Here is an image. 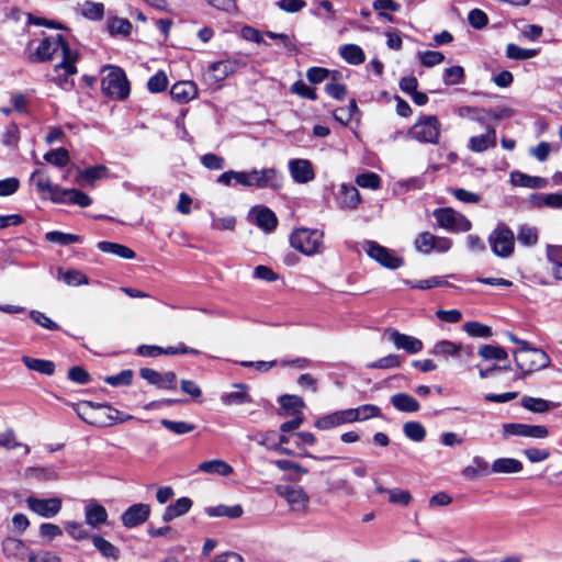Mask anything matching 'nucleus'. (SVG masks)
I'll return each instance as SVG.
<instances>
[{
  "instance_id": "nucleus-1",
  "label": "nucleus",
  "mask_w": 562,
  "mask_h": 562,
  "mask_svg": "<svg viewBox=\"0 0 562 562\" xmlns=\"http://www.w3.org/2000/svg\"><path fill=\"white\" fill-rule=\"evenodd\" d=\"M516 366L521 370L520 378L527 374L544 369L550 364L549 356L541 349L531 347L529 344L525 348H518L513 351Z\"/></svg>"
},
{
  "instance_id": "nucleus-2",
  "label": "nucleus",
  "mask_w": 562,
  "mask_h": 562,
  "mask_svg": "<svg viewBox=\"0 0 562 562\" xmlns=\"http://www.w3.org/2000/svg\"><path fill=\"white\" fill-rule=\"evenodd\" d=\"M441 124L436 115H422L408 130L407 136L419 143L438 144Z\"/></svg>"
},
{
  "instance_id": "nucleus-3",
  "label": "nucleus",
  "mask_w": 562,
  "mask_h": 562,
  "mask_svg": "<svg viewBox=\"0 0 562 562\" xmlns=\"http://www.w3.org/2000/svg\"><path fill=\"white\" fill-rule=\"evenodd\" d=\"M65 49L71 50L65 37L61 34L44 37L35 52L30 55V60L33 63H45L52 60L54 56L60 55L65 58Z\"/></svg>"
},
{
  "instance_id": "nucleus-4",
  "label": "nucleus",
  "mask_w": 562,
  "mask_h": 562,
  "mask_svg": "<svg viewBox=\"0 0 562 562\" xmlns=\"http://www.w3.org/2000/svg\"><path fill=\"white\" fill-rule=\"evenodd\" d=\"M65 58L54 67L53 82L60 89L69 91L75 87L72 76L77 74L76 63L79 55L76 50H66Z\"/></svg>"
},
{
  "instance_id": "nucleus-5",
  "label": "nucleus",
  "mask_w": 562,
  "mask_h": 562,
  "mask_svg": "<svg viewBox=\"0 0 562 562\" xmlns=\"http://www.w3.org/2000/svg\"><path fill=\"white\" fill-rule=\"evenodd\" d=\"M323 232L317 229L300 228L292 233L290 243L293 248L311 256L319 251L323 244Z\"/></svg>"
},
{
  "instance_id": "nucleus-6",
  "label": "nucleus",
  "mask_w": 562,
  "mask_h": 562,
  "mask_svg": "<svg viewBox=\"0 0 562 562\" xmlns=\"http://www.w3.org/2000/svg\"><path fill=\"white\" fill-rule=\"evenodd\" d=\"M488 243L492 251L501 258H508L515 249V236L513 231L499 223L488 236Z\"/></svg>"
},
{
  "instance_id": "nucleus-7",
  "label": "nucleus",
  "mask_w": 562,
  "mask_h": 562,
  "mask_svg": "<svg viewBox=\"0 0 562 562\" xmlns=\"http://www.w3.org/2000/svg\"><path fill=\"white\" fill-rule=\"evenodd\" d=\"M102 91L114 99L123 100L130 94V83L123 70L111 67L110 72L102 79Z\"/></svg>"
},
{
  "instance_id": "nucleus-8",
  "label": "nucleus",
  "mask_w": 562,
  "mask_h": 562,
  "mask_svg": "<svg viewBox=\"0 0 562 562\" xmlns=\"http://www.w3.org/2000/svg\"><path fill=\"white\" fill-rule=\"evenodd\" d=\"M438 225L452 233H465L472 227L471 222L451 207L437 209L432 212Z\"/></svg>"
},
{
  "instance_id": "nucleus-9",
  "label": "nucleus",
  "mask_w": 562,
  "mask_h": 562,
  "mask_svg": "<svg viewBox=\"0 0 562 562\" xmlns=\"http://www.w3.org/2000/svg\"><path fill=\"white\" fill-rule=\"evenodd\" d=\"M363 249L370 258L385 268L397 269L403 266L404 261L401 257L395 256L390 249L376 241L366 240Z\"/></svg>"
},
{
  "instance_id": "nucleus-10",
  "label": "nucleus",
  "mask_w": 562,
  "mask_h": 562,
  "mask_svg": "<svg viewBox=\"0 0 562 562\" xmlns=\"http://www.w3.org/2000/svg\"><path fill=\"white\" fill-rule=\"evenodd\" d=\"M503 436H517L535 439H544L549 436V430L546 426L542 425L508 423L503 425Z\"/></svg>"
},
{
  "instance_id": "nucleus-11",
  "label": "nucleus",
  "mask_w": 562,
  "mask_h": 562,
  "mask_svg": "<svg viewBox=\"0 0 562 562\" xmlns=\"http://www.w3.org/2000/svg\"><path fill=\"white\" fill-rule=\"evenodd\" d=\"M276 491L286 501L292 510L302 512L307 507L310 497L301 486L279 485Z\"/></svg>"
},
{
  "instance_id": "nucleus-12",
  "label": "nucleus",
  "mask_w": 562,
  "mask_h": 562,
  "mask_svg": "<svg viewBox=\"0 0 562 562\" xmlns=\"http://www.w3.org/2000/svg\"><path fill=\"white\" fill-rule=\"evenodd\" d=\"M383 337L391 340L397 349H403L412 355L419 352L424 346L420 339L402 334L394 328H386Z\"/></svg>"
},
{
  "instance_id": "nucleus-13",
  "label": "nucleus",
  "mask_w": 562,
  "mask_h": 562,
  "mask_svg": "<svg viewBox=\"0 0 562 562\" xmlns=\"http://www.w3.org/2000/svg\"><path fill=\"white\" fill-rule=\"evenodd\" d=\"M249 187L279 189L281 177L274 168L254 169L249 171Z\"/></svg>"
},
{
  "instance_id": "nucleus-14",
  "label": "nucleus",
  "mask_w": 562,
  "mask_h": 562,
  "mask_svg": "<svg viewBox=\"0 0 562 562\" xmlns=\"http://www.w3.org/2000/svg\"><path fill=\"white\" fill-rule=\"evenodd\" d=\"M139 375L146 380L149 384L155 385L161 390H176L177 387V375L172 371L160 373L154 369L142 368Z\"/></svg>"
},
{
  "instance_id": "nucleus-15",
  "label": "nucleus",
  "mask_w": 562,
  "mask_h": 562,
  "mask_svg": "<svg viewBox=\"0 0 562 562\" xmlns=\"http://www.w3.org/2000/svg\"><path fill=\"white\" fill-rule=\"evenodd\" d=\"M26 503L31 510L45 518L56 516L61 509V501L58 497L36 498L30 496Z\"/></svg>"
},
{
  "instance_id": "nucleus-16",
  "label": "nucleus",
  "mask_w": 562,
  "mask_h": 562,
  "mask_svg": "<svg viewBox=\"0 0 562 562\" xmlns=\"http://www.w3.org/2000/svg\"><path fill=\"white\" fill-rule=\"evenodd\" d=\"M150 506L148 504H134L130 506L121 516V520L124 527L135 528L149 518Z\"/></svg>"
},
{
  "instance_id": "nucleus-17",
  "label": "nucleus",
  "mask_w": 562,
  "mask_h": 562,
  "mask_svg": "<svg viewBox=\"0 0 562 562\" xmlns=\"http://www.w3.org/2000/svg\"><path fill=\"white\" fill-rule=\"evenodd\" d=\"M289 171L296 183H307L315 179L313 165L307 159H292Z\"/></svg>"
},
{
  "instance_id": "nucleus-18",
  "label": "nucleus",
  "mask_w": 562,
  "mask_h": 562,
  "mask_svg": "<svg viewBox=\"0 0 562 562\" xmlns=\"http://www.w3.org/2000/svg\"><path fill=\"white\" fill-rule=\"evenodd\" d=\"M239 67V63L237 60H221L217 63H213L210 65V78L213 82H221L226 79L228 76L233 75L237 71Z\"/></svg>"
},
{
  "instance_id": "nucleus-19",
  "label": "nucleus",
  "mask_w": 562,
  "mask_h": 562,
  "mask_svg": "<svg viewBox=\"0 0 562 562\" xmlns=\"http://www.w3.org/2000/svg\"><path fill=\"white\" fill-rule=\"evenodd\" d=\"M337 202L341 210H353L361 202V196L355 187L342 184L338 191Z\"/></svg>"
},
{
  "instance_id": "nucleus-20",
  "label": "nucleus",
  "mask_w": 562,
  "mask_h": 562,
  "mask_svg": "<svg viewBox=\"0 0 562 562\" xmlns=\"http://www.w3.org/2000/svg\"><path fill=\"white\" fill-rule=\"evenodd\" d=\"M496 146V131L488 126L486 133L479 136H472L469 140V149L473 153H483L491 147Z\"/></svg>"
},
{
  "instance_id": "nucleus-21",
  "label": "nucleus",
  "mask_w": 562,
  "mask_h": 562,
  "mask_svg": "<svg viewBox=\"0 0 562 562\" xmlns=\"http://www.w3.org/2000/svg\"><path fill=\"white\" fill-rule=\"evenodd\" d=\"M251 214L255 217L256 225L265 232L270 233L277 227L278 218L270 209L266 206L255 207Z\"/></svg>"
},
{
  "instance_id": "nucleus-22",
  "label": "nucleus",
  "mask_w": 562,
  "mask_h": 562,
  "mask_svg": "<svg viewBox=\"0 0 562 562\" xmlns=\"http://www.w3.org/2000/svg\"><path fill=\"white\" fill-rule=\"evenodd\" d=\"M86 524L98 528L108 521V512L104 506L98 503H90L85 507Z\"/></svg>"
},
{
  "instance_id": "nucleus-23",
  "label": "nucleus",
  "mask_w": 562,
  "mask_h": 562,
  "mask_svg": "<svg viewBox=\"0 0 562 562\" xmlns=\"http://www.w3.org/2000/svg\"><path fill=\"white\" fill-rule=\"evenodd\" d=\"M462 351L468 356L472 355L471 347L463 348L460 344L443 339L435 344L431 353L435 356L458 357Z\"/></svg>"
},
{
  "instance_id": "nucleus-24",
  "label": "nucleus",
  "mask_w": 562,
  "mask_h": 562,
  "mask_svg": "<svg viewBox=\"0 0 562 562\" xmlns=\"http://www.w3.org/2000/svg\"><path fill=\"white\" fill-rule=\"evenodd\" d=\"M198 93L196 86L193 81H179L171 87V97L181 103H187L194 99Z\"/></svg>"
},
{
  "instance_id": "nucleus-25",
  "label": "nucleus",
  "mask_w": 562,
  "mask_h": 562,
  "mask_svg": "<svg viewBox=\"0 0 562 562\" xmlns=\"http://www.w3.org/2000/svg\"><path fill=\"white\" fill-rule=\"evenodd\" d=\"M58 195L63 201H56L55 203L76 204L80 207H87L92 203L91 198L78 189L61 188Z\"/></svg>"
},
{
  "instance_id": "nucleus-26",
  "label": "nucleus",
  "mask_w": 562,
  "mask_h": 562,
  "mask_svg": "<svg viewBox=\"0 0 562 562\" xmlns=\"http://www.w3.org/2000/svg\"><path fill=\"white\" fill-rule=\"evenodd\" d=\"M198 471L220 476H228L234 472L233 468L226 461L221 459L207 460L200 463Z\"/></svg>"
},
{
  "instance_id": "nucleus-27",
  "label": "nucleus",
  "mask_w": 562,
  "mask_h": 562,
  "mask_svg": "<svg viewBox=\"0 0 562 562\" xmlns=\"http://www.w3.org/2000/svg\"><path fill=\"white\" fill-rule=\"evenodd\" d=\"M510 182L515 187H524L531 189H542L548 184V181L544 178L529 176L520 171L512 172Z\"/></svg>"
},
{
  "instance_id": "nucleus-28",
  "label": "nucleus",
  "mask_w": 562,
  "mask_h": 562,
  "mask_svg": "<svg viewBox=\"0 0 562 562\" xmlns=\"http://www.w3.org/2000/svg\"><path fill=\"white\" fill-rule=\"evenodd\" d=\"M236 391L228 392L222 395L221 400L225 405H243L251 402L248 394V385L244 383L234 384Z\"/></svg>"
},
{
  "instance_id": "nucleus-29",
  "label": "nucleus",
  "mask_w": 562,
  "mask_h": 562,
  "mask_svg": "<svg viewBox=\"0 0 562 562\" xmlns=\"http://www.w3.org/2000/svg\"><path fill=\"white\" fill-rule=\"evenodd\" d=\"M192 507V501L189 497H180L173 504L166 507L162 514V520L169 522L177 517L187 514Z\"/></svg>"
},
{
  "instance_id": "nucleus-30",
  "label": "nucleus",
  "mask_w": 562,
  "mask_h": 562,
  "mask_svg": "<svg viewBox=\"0 0 562 562\" xmlns=\"http://www.w3.org/2000/svg\"><path fill=\"white\" fill-rule=\"evenodd\" d=\"M390 401L394 408L403 413H415L420 408L418 401L407 393H396Z\"/></svg>"
},
{
  "instance_id": "nucleus-31",
  "label": "nucleus",
  "mask_w": 562,
  "mask_h": 562,
  "mask_svg": "<svg viewBox=\"0 0 562 562\" xmlns=\"http://www.w3.org/2000/svg\"><path fill=\"white\" fill-rule=\"evenodd\" d=\"M492 471L496 474H513L522 471V463L514 458H498L492 463Z\"/></svg>"
},
{
  "instance_id": "nucleus-32",
  "label": "nucleus",
  "mask_w": 562,
  "mask_h": 562,
  "mask_svg": "<svg viewBox=\"0 0 562 562\" xmlns=\"http://www.w3.org/2000/svg\"><path fill=\"white\" fill-rule=\"evenodd\" d=\"M32 179L35 180V186L40 191H47L50 194V199L54 203L56 201H63L58 195L61 188L57 184H53L48 177L42 176L40 170L33 172Z\"/></svg>"
},
{
  "instance_id": "nucleus-33",
  "label": "nucleus",
  "mask_w": 562,
  "mask_h": 562,
  "mask_svg": "<svg viewBox=\"0 0 562 562\" xmlns=\"http://www.w3.org/2000/svg\"><path fill=\"white\" fill-rule=\"evenodd\" d=\"M21 360L29 370L46 375H53L55 372V363L50 360L36 359L29 356H23Z\"/></svg>"
},
{
  "instance_id": "nucleus-34",
  "label": "nucleus",
  "mask_w": 562,
  "mask_h": 562,
  "mask_svg": "<svg viewBox=\"0 0 562 562\" xmlns=\"http://www.w3.org/2000/svg\"><path fill=\"white\" fill-rule=\"evenodd\" d=\"M559 403L550 402L539 397L524 396L521 406L533 413H546L551 408L558 407Z\"/></svg>"
},
{
  "instance_id": "nucleus-35",
  "label": "nucleus",
  "mask_w": 562,
  "mask_h": 562,
  "mask_svg": "<svg viewBox=\"0 0 562 562\" xmlns=\"http://www.w3.org/2000/svg\"><path fill=\"white\" fill-rule=\"evenodd\" d=\"M106 168L102 165L93 166L85 170H80L76 177V183L83 186L85 183L92 184L95 180L105 176Z\"/></svg>"
},
{
  "instance_id": "nucleus-36",
  "label": "nucleus",
  "mask_w": 562,
  "mask_h": 562,
  "mask_svg": "<svg viewBox=\"0 0 562 562\" xmlns=\"http://www.w3.org/2000/svg\"><path fill=\"white\" fill-rule=\"evenodd\" d=\"M99 250L108 254H113L117 257L124 258V259H133L135 258L136 254L133 249L116 243L111 241H100L98 243Z\"/></svg>"
},
{
  "instance_id": "nucleus-37",
  "label": "nucleus",
  "mask_w": 562,
  "mask_h": 562,
  "mask_svg": "<svg viewBox=\"0 0 562 562\" xmlns=\"http://www.w3.org/2000/svg\"><path fill=\"white\" fill-rule=\"evenodd\" d=\"M25 546L22 540L8 537L2 541V552L7 558L23 559Z\"/></svg>"
},
{
  "instance_id": "nucleus-38",
  "label": "nucleus",
  "mask_w": 562,
  "mask_h": 562,
  "mask_svg": "<svg viewBox=\"0 0 562 562\" xmlns=\"http://www.w3.org/2000/svg\"><path fill=\"white\" fill-rule=\"evenodd\" d=\"M205 513L210 517H228V518H239L243 515V508L240 505L226 506V505H217L213 507H207Z\"/></svg>"
},
{
  "instance_id": "nucleus-39",
  "label": "nucleus",
  "mask_w": 562,
  "mask_h": 562,
  "mask_svg": "<svg viewBox=\"0 0 562 562\" xmlns=\"http://www.w3.org/2000/svg\"><path fill=\"white\" fill-rule=\"evenodd\" d=\"M92 542L95 549L102 554V557L112 559L114 561L119 560L120 550L110 541L105 540L101 536H93Z\"/></svg>"
},
{
  "instance_id": "nucleus-40",
  "label": "nucleus",
  "mask_w": 562,
  "mask_h": 562,
  "mask_svg": "<svg viewBox=\"0 0 562 562\" xmlns=\"http://www.w3.org/2000/svg\"><path fill=\"white\" fill-rule=\"evenodd\" d=\"M339 52L341 57L351 65H360L366 59L362 48L355 44H346Z\"/></svg>"
},
{
  "instance_id": "nucleus-41",
  "label": "nucleus",
  "mask_w": 562,
  "mask_h": 562,
  "mask_svg": "<svg viewBox=\"0 0 562 562\" xmlns=\"http://www.w3.org/2000/svg\"><path fill=\"white\" fill-rule=\"evenodd\" d=\"M79 11L80 13L93 21H100L103 19L104 15V5L101 2H93V1H85L83 3L79 4Z\"/></svg>"
},
{
  "instance_id": "nucleus-42",
  "label": "nucleus",
  "mask_w": 562,
  "mask_h": 562,
  "mask_svg": "<svg viewBox=\"0 0 562 562\" xmlns=\"http://www.w3.org/2000/svg\"><path fill=\"white\" fill-rule=\"evenodd\" d=\"M477 353L485 360L505 361L508 358V353L503 347L494 345L481 346Z\"/></svg>"
},
{
  "instance_id": "nucleus-43",
  "label": "nucleus",
  "mask_w": 562,
  "mask_h": 562,
  "mask_svg": "<svg viewBox=\"0 0 562 562\" xmlns=\"http://www.w3.org/2000/svg\"><path fill=\"white\" fill-rule=\"evenodd\" d=\"M279 403L281 405V408L284 409L286 414L292 415L301 414L302 409L305 406L303 400L296 395H282L279 398Z\"/></svg>"
},
{
  "instance_id": "nucleus-44",
  "label": "nucleus",
  "mask_w": 562,
  "mask_h": 562,
  "mask_svg": "<svg viewBox=\"0 0 562 562\" xmlns=\"http://www.w3.org/2000/svg\"><path fill=\"white\" fill-rule=\"evenodd\" d=\"M58 278L70 286H78L89 283L88 277L79 270L63 271L61 269H58Z\"/></svg>"
},
{
  "instance_id": "nucleus-45",
  "label": "nucleus",
  "mask_w": 562,
  "mask_h": 562,
  "mask_svg": "<svg viewBox=\"0 0 562 562\" xmlns=\"http://www.w3.org/2000/svg\"><path fill=\"white\" fill-rule=\"evenodd\" d=\"M337 75H338L337 71H331V70H329L327 68H323V67H311L306 71V77H307L308 81L312 83H315V85L323 82L324 80L328 79L329 77L333 80H337Z\"/></svg>"
},
{
  "instance_id": "nucleus-46",
  "label": "nucleus",
  "mask_w": 562,
  "mask_h": 562,
  "mask_svg": "<svg viewBox=\"0 0 562 562\" xmlns=\"http://www.w3.org/2000/svg\"><path fill=\"white\" fill-rule=\"evenodd\" d=\"M0 447L12 450L19 447L24 448V453H30V447L27 445L21 443L15 436V432L12 428L7 429L3 434L0 435Z\"/></svg>"
},
{
  "instance_id": "nucleus-47",
  "label": "nucleus",
  "mask_w": 562,
  "mask_h": 562,
  "mask_svg": "<svg viewBox=\"0 0 562 562\" xmlns=\"http://www.w3.org/2000/svg\"><path fill=\"white\" fill-rule=\"evenodd\" d=\"M403 432L408 439L416 441V442L423 441L426 437V429L418 422L405 423L403 426Z\"/></svg>"
},
{
  "instance_id": "nucleus-48",
  "label": "nucleus",
  "mask_w": 562,
  "mask_h": 562,
  "mask_svg": "<svg viewBox=\"0 0 562 562\" xmlns=\"http://www.w3.org/2000/svg\"><path fill=\"white\" fill-rule=\"evenodd\" d=\"M463 330L471 337L488 338L493 335L491 327L479 322L464 323Z\"/></svg>"
},
{
  "instance_id": "nucleus-49",
  "label": "nucleus",
  "mask_w": 562,
  "mask_h": 562,
  "mask_svg": "<svg viewBox=\"0 0 562 562\" xmlns=\"http://www.w3.org/2000/svg\"><path fill=\"white\" fill-rule=\"evenodd\" d=\"M44 159L54 166L63 168L69 162V154L67 149L60 147L47 151L44 155Z\"/></svg>"
},
{
  "instance_id": "nucleus-50",
  "label": "nucleus",
  "mask_w": 562,
  "mask_h": 562,
  "mask_svg": "<svg viewBox=\"0 0 562 562\" xmlns=\"http://www.w3.org/2000/svg\"><path fill=\"white\" fill-rule=\"evenodd\" d=\"M537 54V49L521 48L516 44H508L506 47V57L509 59L526 60L535 57Z\"/></svg>"
},
{
  "instance_id": "nucleus-51",
  "label": "nucleus",
  "mask_w": 562,
  "mask_h": 562,
  "mask_svg": "<svg viewBox=\"0 0 562 562\" xmlns=\"http://www.w3.org/2000/svg\"><path fill=\"white\" fill-rule=\"evenodd\" d=\"M45 238L50 243H56L63 246H68L80 241V236L75 234L63 233L59 231H52L46 233Z\"/></svg>"
},
{
  "instance_id": "nucleus-52",
  "label": "nucleus",
  "mask_w": 562,
  "mask_h": 562,
  "mask_svg": "<svg viewBox=\"0 0 562 562\" xmlns=\"http://www.w3.org/2000/svg\"><path fill=\"white\" fill-rule=\"evenodd\" d=\"M351 411L357 417L353 418L355 422L368 420L371 417H379L381 415L380 407L372 404H364L357 408H351Z\"/></svg>"
},
{
  "instance_id": "nucleus-53",
  "label": "nucleus",
  "mask_w": 562,
  "mask_h": 562,
  "mask_svg": "<svg viewBox=\"0 0 562 562\" xmlns=\"http://www.w3.org/2000/svg\"><path fill=\"white\" fill-rule=\"evenodd\" d=\"M434 236L429 232H423L417 235L414 245L417 251L423 254H430L434 251Z\"/></svg>"
},
{
  "instance_id": "nucleus-54",
  "label": "nucleus",
  "mask_w": 562,
  "mask_h": 562,
  "mask_svg": "<svg viewBox=\"0 0 562 562\" xmlns=\"http://www.w3.org/2000/svg\"><path fill=\"white\" fill-rule=\"evenodd\" d=\"M517 239L525 246H533L538 241V232L535 227L522 225L518 229Z\"/></svg>"
},
{
  "instance_id": "nucleus-55",
  "label": "nucleus",
  "mask_w": 562,
  "mask_h": 562,
  "mask_svg": "<svg viewBox=\"0 0 562 562\" xmlns=\"http://www.w3.org/2000/svg\"><path fill=\"white\" fill-rule=\"evenodd\" d=\"M160 423L166 429H168L177 435H184V434L191 432L195 428V426L193 424H189V423L180 422V420L161 419Z\"/></svg>"
},
{
  "instance_id": "nucleus-56",
  "label": "nucleus",
  "mask_w": 562,
  "mask_h": 562,
  "mask_svg": "<svg viewBox=\"0 0 562 562\" xmlns=\"http://www.w3.org/2000/svg\"><path fill=\"white\" fill-rule=\"evenodd\" d=\"M464 79V70L461 66H452L445 69L442 80L447 86L459 85Z\"/></svg>"
},
{
  "instance_id": "nucleus-57",
  "label": "nucleus",
  "mask_w": 562,
  "mask_h": 562,
  "mask_svg": "<svg viewBox=\"0 0 562 562\" xmlns=\"http://www.w3.org/2000/svg\"><path fill=\"white\" fill-rule=\"evenodd\" d=\"M108 26L111 34L128 35L132 31V23L123 18L111 19Z\"/></svg>"
},
{
  "instance_id": "nucleus-58",
  "label": "nucleus",
  "mask_w": 562,
  "mask_h": 562,
  "mask_svg": "<svg viewBox=\"0 0 562 562\" xmlns=\"http://www.w3.org/2000/svg\"><path fill=\"white\" fill-rule=\"evenodd\" d=\"M356 183L361 188L376 190L380 188L381 179L374 172H364L357 176Z\"/></svg>"
},
{
  "instance_id": "nucleus-59",
  "label": "nucleus",
  "mask_w": 562,
  "mask_h": 562,
  "mask_svg": "<svg viewBox=\"0 0 562 562\" xmlns=\"http://www.w3.org/2000/svg\"><path fill=\"white\" fill-rule=\"evenodd\" d=\"M133 371L130 369L123 370L115 375H109L104 379V382L111 386L130 385L133 380Z\"/></svg>"
},
{
  "instance_id": "nucleus-60",
  "label": "nucleus",
  "mask_w": 562,
  "mask_h": 562,
  "mask_svg": "<svg viewBox=\"0 0 562 562\" xmlns=\"http://www.w3.org/2000/svg\"><path fill=\"white\" fill-rule=\"evenodd\" d=\"M168 86V78L164 71L151 76L147 82L148 90L153 93L162 92Z\"/></svg>"
},
{
  "instance_id": "nucleus-61",
  "label": "nucleus",
  "mask_w": 562,
  "mask_h": 562,
  "mask_svg": "<svg viewBox=\"0 0 562 562\" xmlns=\"http://www.w3.org/2000/svg\"><path fill=\"white\" fill-rule=\"evenodd\" d=\"M420 64L425 67H434L445 60L442 53L437 50H427L418 54Z\"/></svg>"
},
{
  "instance_id": "nucleus-62",
  "label": "nucleus",
  "mask_w": 562,
  "mask_h": 562,
  "mask_svg": "<svg viewBox=\"0 0 562 562\" xmlns=\"http://www.w3.org/2000/svg\"><path fill=\"white\" fill-rule=\"evenodd\" d=\"M389 502L396 505L407 506L412 501V495L408 491L401 488H390L387 491Z\"/></svg>"
},
{
  "instance_id": "nucleus-63",
  "label": "nucleus",
  "mask_w": 562,
  "mask_h": 562,
  "mask_svg": "<svg viewBox=\"0 0 562 562\" xmlns=\"http://www.w3.org/2000/svg\"><path fill=\"white\" fill-rule=\"evenodd\" d=\"M468 21L476 30L485 27L488 23L486 13L480 9H473L469 12Z\"/></svg>"
},
{
  "instance_id": "nucleus-64",
  "label": "nucleus",
  "mask_w": 562,
  "mask_h": 562,
  "mask_svg": "<svg viewBox=\"0 0 562 562\" xmlns=\"http://www.w3.org/2000/svg\"><path fill=\"white\" fill-rule=\"evenodd\" d=\"M539 205H543L550 209L562 207V191L557 193L540 194L538 196Z\"/></svg>"
}]
</instances>
